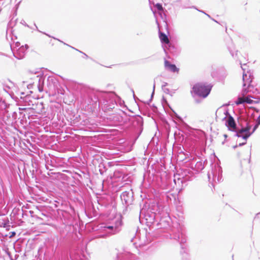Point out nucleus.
<instances>
[{"instance_id": "obj_1", "label": "nucleus", "mask_w": 260, "mask_h": 260, "mask_svg": "<svg viewBox=\"0 0 260 260\" xmlns=\"http://www.w3.org/2000/svg\"><path fill=\"white\" fill-rule=\"evenodd\" d=\"M212 88L211 84L198 82L193 85L191 92L195 95L205 99L210 94Z\"/></svg>"}, {"instance_id": "obj_2", "label": "nucleus", "mask_w": 260, "mask_h": 260, "mask_svg": "<svg viewBox=\"0 0 260 260\" xmlns=\"http://www.w3.org/2000/svg\"><path fill=\"white\" fill-rule=\"evenodd\" d=\"M253 77L251 76L250 74L249 73H244L243 75V90H242V94L244 96L249 91V89L251 87V84L252 82Z\"/></svg>"}, {"instance_id": "obj_3", "label": "nucleus", "mask_w": 260, "mask_h": 260, "mask_svg": "<svg viewBox=\"0 0 260 260\" xmlns=\"http://www.w3.org/2000/svg\"><path fill=\"white\" fill-rule=\"evenodd\" d=\"M250 129V126H247L245 128L241 129L237 132V136L246 140L251 135V133H249Z\"/></svg>"}, {"instance_id": "obj_4", "label": "nucleus", "mask_w": 260, "mask_h": 260, "mask_svg": "<svg viewBox=\"0 0 260 260\" xmlns=\"http://www.w3.org/2000/svg\"><path fill=\"white\" fill-rule=\"evenodd\" d=\"M227 124L230 130L234 131L236 129V124L233 117L231 115H229L228 118Z\"/></svg>"}, {"instance_id": "obj_5", "label": "nucleus", "mask_w": 260, "mask_h": 260, "mask_svg": "<svg viewBox=\"0 0 260 260\" xmlns=\"http://www.w3.org/2000/svg\"><path fill=\"white\" fill-rule=\"evenodd\" d=\"M165 66L166 68L173 72H178L179 71V69L176 67L175 64H171L170 62L168 60H165Z\"/></svg>"}, {"instance_id": "obj_6", "label": "nucleus", "mask_w": 260, "mask_h": 260, "mask_svg": "<svg viewBox=\"0 0 260 260\" xmlns=\"http://www.w3.org/2000/svg\"><path fill=\"white\" fill-rule=\"evenodd\" d=\"M58 40L54 38H51L47 41V47L49 49H53L55 48L56 44L58 43Z\"/></svg>"}, {"instance_id": "obj_7", "label": "nucleus", "mask_w": 260, "mask_h": 260, "mask_svg": "<svg viewBox=\"0 0 260 260\" xmlns=\"http://www.w3.org/2000/svg\"><path fill=\"white\" fill-rule=\"evenodd\" d=\"M174 182L176 185L178 183L179 185H181L182 186L183 184V178L180 177L179 174H176L174 176Z\"/></svg>"}, {"instance_id": "obj_8", "label": "nucleus", "mask_w": 260, "mask_h": 260, "mask_svg": "<svg viewBox=\"0 0 260 260\" xmlns=\"http://www.w3.org/2000/svg\"><path fill=\"white\" fill-rule=\"evenodd\" d=\"M159 38L161 42L166 44H169L170 41L167 36L163 32H160L159 34Z\"/></svg>"}, {"instance_id": "obj_9", "label": "nucleus", "mask_w": 260, "mask_h": 260, "mask_svg": "<svg viewBox=\"0 0 260 260\" xmlns=\"http://www.w3.org/2000/svg\"><path fill=\"white\" fill-rule=\"evenodd\" d=\"M122 224V217L120 216V218H119L118 220L115 223V225L114 226V229H115V232L114 233H113V234H116L117 232H118V231L117 230V229H118V228L121 226Z\"/></svg>"}, {"instance_id": "obj_10", "label": "nucleus", "mask_w": 260, "mask_h": 260, "mask_svg": "<svg viewBox=\"0 0 260 260\" xmlns=\"http://www.w3.org/2000/svg\"><path fill=\"white\" fill-rule=\"evenodd\" d=\"M244 103H245L244 97L238 98L237 100L235 102V104L237 105L242 104Z\"/></svg>"}, {"instance_id": "obj_11", "label": "nucleus", "mask_w": 260, "mask_h": 260, "mask_svg": "<svg viewBox=\"0 0 260 260\" xmlns=\"http://www.w3.org/2000/svg\"><path fill=\"white\" fill-rule=\"evenodd\" d=\"M260 124V115L258 117V118H257V120H256V124H255V125L253 127V131L252 132V133H253L255 130L258 127V125Z\"/></svg>"}, {"instance_id": "obj_12", "label": "nucleus", "mask_w": 260, "mask_h": 260, "mask_svg": "<svg viewBox=\"0 0 260 260\" xmlns=\"http://www.w3.org/2000/svg\"><path fill=\"white\" fill-rule=\"evenodd\" d=\"M244 102H246L248 104H252L253 103V101L251 99V98L249 96L244 97Z\"/></svg>"}, {"instance_id": "obj_13", "label": "nucleus", "mask_w": 260, "mask_h": 260, "mask_svg": "<svg viewBox=\"0 0 260 260\" xmlns=\"http://www.w3.org/2000/svg\"><path fill=\"white\" fill-rule=\"evenodd\" d=\"M28 48V46L26 45L24 47L23 46H21L18 50L19 52H22L23 53V51L26 49H27Z\"/></svg>"}, {"instance_id": "obj_14", "label": "nucleus", "mask_w": 260, "mask_h": 260, "mask_svg": "<svg viewBox=\"0 0 260 260\" xmlns=\"http://www.w3.org/2000/svg\"><path fill=\"white\" fill-rule=\"evenodd\" d=\"M155 7L158 10L162 11L163 10L162 5L160 4H156L155 5Z\"/></svg>"}, {"instance_id": "obj_15", "label": "nucleus", "mask_w": 260, "mask_h": 260, "mask_svg": "<svg viewBox=\"0 0 260 260\" xmlns=\"http://www.w3.org/2000/svg\"><path fill=\"white\" fill-rule=\"evenodd\" d=\"M10 235L9 237L10 238H11L13 237L16 235V233L15 232H11L10 233Z\"/></svg>"}, {"instance_id": "obj_16", "label": "nucleus", "mask_w": 260, "mask_h": 260, "mask_svg": "<svg viewBox=\"0 0 260 260\" xmlns=\"http://www.w3.org/2000/svg\"><path fill=\"white\" fill-rule=\"evenodd\" d=\"M107 229H110V230H112L114 228V227L113 226H107L106 227Z\"/></svg>"}, {"instance_id": "obj_17", "label": "nucleus", "mask_w": 260, "mask_h": 260, "mask_svg": "<svg viewBox=\"0 0 260 260\" xmlns=\"http://www.w3.org/2000/svg\"><path fill=\"white\" fill-rule=\"evenodd\" d=\"M196 102L197 103H200L201 102V101H200V100H197V101H196Z\"/></svg>"}, {"instance_id": "obj_18", "label": "nucleus", "mask_w": 260, "mask_h": 260, "mask_svg": "<svg viewBox=\"0 0 260 260\" xmlns=\"http://www.w3.org/2000/svg\"><path fill=\"white\" fill-rule=\"evenodd\" d=\"M223 136H224V137L225 138H227V137H228L227 135H226V134H224Z\"/></svg>"}]
</instances>
